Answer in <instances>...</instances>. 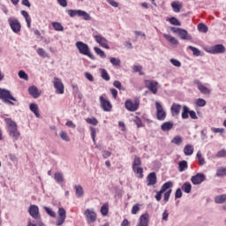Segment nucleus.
Here are the masks:
<instances>
[{
	"label": "nucleus",
	"instance_id": "obj_1",
	"mask_svg": "<svg viewBox=\"0 0 226 226\" xmlns=\"http://www.w3.org/2000/svg\"><path fill=\"white\" fill-rule=\"evenodd\" d=\"M5 123L9 127V135L14 140H18L19 137H20V132H19V129L17 127V123L11 120V118H5Z\"/></svg>",
	"mask_w": 226,
	"mask_h": 226
},
{
	"label": "nucleus",
	"instance_id": "obj_2",
	"mask_svg": "<svg viewBox=\"0 0 226 226\" xmlns=\"http://www.w3.org/2000/svg\"><path fill=\"white\" fill-rule=\"evenodd\" d=\"M0 100H3L4 103H8L9 105H15L13 102H17V99L11 95L10 90H6L4 88H0ZM11 100V101H10Z\"/></svg>",
	"mask_w": 226,
	"mask_h": 226
},
{
	"label": "nucleus",
	"instance_id": "obj_3",
	"mask_svg": "<svg viewBox=\"0 0 226 226\" xmlns=\"http://www.w3.org/2000/svg\"><path fill=\"white\" fill-rule=\"evenodd\" d=\"M76 47L79 51V54H83V56H87L88 57H90V59H94V56L91 54V51L89 50V46H87V44L82 41H77Z\"/></svg>",
	"mask_w": 226,
	"mask_h": 226
},
{
	"label": "nucleus",
	"instance_id": "obj_4",
	"mask_svg": "<svg viewBox=\"0 0 226 226\" xmlns=\"http://www.w3.org/2000/svg\"><path fill=\"white\" fill-rule=\"evenodd\" d=\"M53 85L56 89V94H64V85L59 78H54Z\"/></svg>",
	"mask_w": 226,
	"mask_h": 226
},
{
	"label": "nucleus",
	"instance_id": "obj_5",
	"mask_svg": "<svg viewBox=\"0 0 226 226\" xmlns=\"http://www.w3.org/2000/svg\"><path fill=\"white\" fill-rule=\"evenodd\" d=\"M145 87L153 93V94H156L158 93V81L146 79L145 80Z\"/></svg>",
	"mask_w": 226,
	"mask_h": 226
},
{
	"label": "nucleus",
	"instance_id": "obj_6",
	"mask_svg": "<svg viewBox=\"0 0 226 226\" xmlns=\"http://www.w3.org/2000/svg\"><path fill=\"white\" fill-rule=\"evenodd\" d=\"M155 108H156V116H157V119L159 121H165V117H167V112H165V110H163V107L162 106V104L158 102H155Z\"/></svg>",
	"mask_w": 226,
	"mask_h": 226
},
{
	"label": "nucleus",
	"instance_id": "obj_7",
	"mask_svg": "<svg viewBox=\"0 0 226 226\" xmlns=\"http://www.w3.org/2000/svg\"><path fill=\"white\" fill-rule=\"evenodd\" d=\"M58 217L56 219V225L61 226L64 223V220H66V210L63 207L58 208Z\"/></svg>",
	"mask_w": 226,
	"mask_h": 226
},
{
	"label": "nucleus",
	"instance_id": "obj_8",
	"mask_svg": "<svg viewBox=\"0 0 226 226\" xmlns=\"http://www.w3.org/2000/svg\"><path fill=\"white\" fill-rule=\"evenodd\" d=\"M99 100L101 102V107L104 110V112H110V110L112 109V104L110 103V102L102 95L100 96Z\"/></svg>",
	"mask_w": 226,
	"mask_h": 226
},
{
	"label": "nucleus",
	"instance_id": "obj_9",
	"mask_svg": "<svg viewBox=\"0 0 226 226\" xmlns=\"http://www.w3.org/2000/svg\"><path fill=\"white\" fill-rule=\"evenodd\" d=\"M191 181L192 185H200L203 181H206V175L204 173H198L192 177Z\"/></svg>",
	"mask_w": 226,
	"mask_h": 226
},
{
	"label": "nucleus",
	"instance_id": "obj_10",
	"mask_svg": "<svg viewBox=\"0 0 226 226\" xmlns=\"http://www.w3.org/2000/svg\"><path fill=\"white\" fill-rule=\"evenodd\" d=\"M28 213L35 220H37V218H40V209L36 205L30 206V207L28 208Z\"/></svg>",
	"mask_w": 226,
	"mask_h": 226
},
{
	"label": "nucleus",
	"instance_id": "obj_11",
	"mask_svg": "<svg viewBox=\"0 0 226 226\" xmlns=\"http://www.w3.org/2000/svg\"><path fill=\"white\" fill-rule=\"evenodd\" d=\"M94 39L97 41V43L101 45V47H103L104 49H110V47L108 44L109 41H107V39H105V37L102 35H95Z\"/></svg>",
	"mask_w": 226,
	"mask_h": 226
},
{
	"label": "nucleus",
	"instance_id": "obj_12",
	"mask_svg": "<svg viewBox=\"0 0 226 226\" xmlns=\"http://www.w3.org/2000/svg\"><path fill=\"white\" fill-rule=\"evenodd\" d=\"M124 105H125V109L130 112H135V110L139 109V102H132V101L127 100Z\"/></svg>",
	"mask_w": 226,
	"mask_h": 226
},
{
	"label": "nucleus",
	"instance_id": "obj_13",
	"mask_svg": "<svg viewBox=\"0 0 226 226\" xmlns=\"http://www.w3.org/2000/svg\"><path fill=\"white\" fill-rule=\"evenodd\" d=\"M9 24L13 33H19L21 27L20 22H19L17 19H9Z\"/></svg>",
	"mask_w": 226,
	"mask_h": 226
},
{
	"label": "nucleus",
	"instance_id": "obj_14",
	"mask_svg": "<svg viewBox=\"0 0 226 226\" xmlns=\"http://www.w3.org/2000/svg\"><path fill=\"white\" fill-rule=\"evenodd\" d=\"M85 215L87 218L89 223H94V222H96V213H94V211L87 209L85 211Z\"/></svg>",
	"mask_w": 226,
	"mask_h": 226
},
{
	"label": "nucleus",
	"instance_id": "obj_15",
	"mask_svg": "<svg viewBox=\"0 0 226 226\" xmlns=\"http://www.w3.org/2000/svg\"><path fill=\"white\" fill-rule=\"evenodd\" d=\"M194 84H196L198 86V89L203 94H209L211 93V90L209 88H207V87H205L204 85H202V83L200 81H199V79L194 80Z\"/></svg>",
	"mask_w": 226,
	"mask_h": 226
},
{
	"label": "nucleus",
	"instance_id": "obj_16",
	"mask_svg": "<svg viewBox=\"0 0 226 226\" xmlns=\"http://www.w3.org/2000/svg\"><path fill=\"white\" fill-rule=\"evenodd\" d=\"M147 186H154V185H156L157 183L156 173L155 172L149 173L147 177Z\"/></svg>",
	"mask_w": 226,
	"mask_h": 226
},
{
	"label": "nucleus",
	"instance_id": "obj_17",
	"mask_svg": "<svg viewBox=\"0 0 226 226\" xmlns=\"http://www.w3.org/2000/svg\"><path fill=\"white\" fill-rule=\"evenodd\" d=\"M225 52V48L222 44H217L211 48L212 54H223Z\"/></svg>",
	"mask_w": 226,
	"mask_h": 226
},
{
	"label": "nucleus",
	"instance_id": "obj_18",
	"mask_svg": "<svg viewBox=\"0 0 226 226\" xmlns=\"http://www.w3.org/2000/svg\"><path fill=\"white\" fill-rule=\"evenodd\" d=\"M149 214H144L139 217V223L138 226H148Z\"/></svg>",
	"mask_w": 226,
	"mask_h": 226
},
{
	"label": "nucleus",
	"instance_id": "obj_19",
	"mask_svg": "<svg viewBox=\"0 0 226 226\" xmlns=\"http://www.w3.org/2000/svg\"><path fill=\"white\" fill-rule=\"evenodd\" d=\"M178 36H180L181 40H192V35L188 34V31L180 28L178 30Z\"/></svg>",
	"mask_w": 226,
	"mask_h": 226
},
{
	"label": "nucleus",
	"instance_id": "obj_20",
	"mask_svg": "<svg viewBox=\"0 0 226 226\" xmlns=\"http://www.w3.org/2000/svg\"><path fill=\"white\" fill-rule=\"evenodd\" d=\"M28 93L33 96V98H39L40 92H38V87L32 86L28 88Z\"/></svg>",
	"mask_w": 226,
	"mask_h": 226
},
{
	"label": "nucleus",
	"instance_id": "obj_21",
	"mask_svg": "<svg viewBox=\"0 0 226 226\" xmlns=\"http://www.w3.org/2000/svg\"><path fill=\"white\" fill-rule=\"evenodd\" d=\"M179 112H181V104L174 103L171 106V114H172V116H179Z\"/></svg>",
	"mask_w": 226,
	"mask_h": 226
},
{
	"label": "nucleus",
	"instance_id": "obj_22",
	"mask_svg": "<svg viewBox=\"0 0 226 226\" xmlns=\"http://www.w3.org/2000/svg\"><path fill=\"white\" fill-rule=\"evenodd\" d=\"M163 36H164L165 40H167L172 45H177L179 43V41H177V39H176V37H173L172 35L164 34Z\"/></svg>",
	"mask_w": 226,
	"mask_h": 226
},
{
	"label": "nucleus",
	"instance_id": "obj_23",
	"mask_svg": "<svg viewBox=\"0 0 226 226\" xmlns=\"http://www.w3.org/2000/svg\"><path fill=\"white\" fill-rule=\"evenodd\" d=\"M174 124H172V122H166L161 125V130H162V132H169L172 130Z\"/></svg>",
	"mask_w": 226,
	"mask_h": 226
},
{
	"label": "nucleus",
	"instance_id": "obj_24",
	"mask_svg": "<svg viewBox=\"0 0 226 226\" xmlns=\"http://www.w3.org/2000/svg\"><path fill=\"white\" fill-rule=\"evenodd\" d=\"M171 7L173 8V11L179 13V11H181V8H183V4L180 2H173L171 4Z\"/></svg>",
	"mask_w": 226,
	"mask_h": 226
},
{
	"label": "nucleus",
	"instance_id": "obj_25",
	"mask_svg": "<svg viewBox=\"0 0 226 226\" xmlns=\"http://www.w3.org/2000/svg\"><path fill=\"white\" fill-rule=\"evenodd\" d=\"M184 153L185 156H192V154H193V147L186 145L184 148Z\"/></svg>",
	"mask_w": 226,
	"mask_h": 226
},
{
	"label": "nucleus",
	"instance_id": "obj_26",
	"mask_svg": "<svg viewBox=\"0 0 226 226\" xmlns=\"http://www.w3.org/2000/svg\"><path fill=\"white\" fill-rule=\"evenodd\" d=\"M179 172H185L188 169V162L182 161L178 163Z\"/></svg>",
	"mask_w": 226,
	"mask_h": 226
},
{
	"label": "nucleus",
	"instance_id": "obj_27",
	"mask_svg": "<svg viewBox=\"0 0 226 226\" xmlns=\"http://www.w3.org/2000/svg\"><path fill=\"white\" fill-rule=\"evenodd\" d=\"M30 110L32 112H34V114H35V116L37 117H40V111L38 109V105H36L35 103H31L30 104Z\"/></svg>",
	"mask_w": 226,
	"mask_h": 226
},
{
	"label": "nucleus",
	"instance_id": "obj_28",
	"mask_svg": "<svg viewBox=\"0 0 226 226\" xmlns=\"http://www.w3.org/2000/svg\"><path fill=\"white\" fill-rule=\"evenodd\" d=\"M182 190L185 192V193H190L192 192V184H190V182H185L183 185H182Z\"/></svg>",
	"mask_w": 226,
	"mask_h": 226
},
{
	"label": "nucleus",
	"instance_id": "obj_29",
	"mask_svg": "<svg viewBox=\"0 0 226 226\" xmlns=\"http://www.w3.org/2000/svg\"><path fill=\"white\" fill-rule=\"evenodd\" d=\"M21 15L26 19V22L27 24V27H31V18L29 17V13L26 11H21Z\"/></svg>",
	"mask_w": 226,
	"mask_h": 226
},
{
	"label": "nucleus",
	"instance_id": "obj_30",
	"mask_svg": "<svg viewBox=\"0 0 226 226\" xmlns=\"http://www.w3.org/2000/svg\"><path fill=\"white\" fill-rule=\"evenodd\" d=\"M139 165H142V161H140V157L135 156L132 163V170H135V169L139 167Z\"/></svg>",
	"mask_w": 226,
	"mask_h": 226
},
{
	"label": "nucleus",
	"instance_id": "obj_31",
	"mask_svg": "<svg viewBox=\"0 0 226 226\" xmlns=\"http://www.w3.org/2000/svg\"><path fill=\"white\" fill-rule=\"evenodd\" d=\"M77 197H84V189L80 185L74 186Z\"/></svg>",
	"mask_w": 226,
	"mask_h": 226
},
{
	"label": "nucleus",
	"instance_id": "obj_32",
	"mask_svg": "<svg viewBox=\"0 0 226 226\" xmlns=\"http://www.w3.org/2000/svg\"><path fill=\"white\" fill-rule=\"evenodd\" d=\"M216 204H223V202H225L226 200V194H222L219 196H216L215 199Z\"/></svg>",
	"mask_w": 226,
	"mask_h": 226
},
{
	"label": "nucleus",
	"instance_id": "obj_33",
	"mask_svg": "<svg viewBox=\"0 0 226 226\" xmlns=\"http://www.w3.org/2000/svg\"><path fill=\"white\" fill-rule=\"evenodd\" d=\"M101 77L103 79V80H110V76H109V73L107 72V70L101 69Z\"/></svg>",
	"mask_w": 226,
	"mask_h": 226
},
{
	"label": "nucleus",
	"instance_id": "obj_34",
	"mask_svg": "<svg viewBox=\"0 0 226 226\" xmlns=\"http://www.w3.org/2000/svg\"><path fill=\"white\" fill-rule=\"evenodd\" d=\"M52 26H53L55 31H64V27L59 22H53Z\"/></svg>",
	"mask_w": 226,
	"mask_h": 226
},
{
	"label": "nucleus",
	"instance_id": "obj_35",
	"mask_svg": "<svg viewBox=\"0 0 226 226\" xmlns=\"http://www.w3.org/2000/svg\"><path fill=\"white\" fill-rule=\"evenodd\" d=\"M173 184L172 182L169 181L166 182L165 184H163V185L162 186L161 191L164 193V192H167V190H169V188H172Z\"/></svg>",
	"mask_w": 226,
	"mask_h": 226
},
{
	"label": "nucleus",
	"instance_id": "obj_36",
	"mask_svg": "<svg viewBox=\"0 0 226 226\" xmlns=\"http://www.w3.org/2000/svg\"><path fill=\"white\" fill-rule=\"evenodd\" d=\"M44 211H46L47 215H49V216H51V218H56V212H54L52 208L44 207Z\"/></svg>",
	"mask_w": 226,
	"mask_h": 226
},
{
	"label": "nucleus",
	"instance_id": "obj_37",
	"mask_svg": "<svg viewBox=\"0 0 226 226\" xmlns=\"http://www.w3.org/2000/svg\"><path fill=\"white\" fill-rule=\"evenodd\" d=\"M101 213H102V216H107V215H109V205L108 204H104L101 207Z\"/></svg>",
	"mask_w": 226,
	"mask_h": 226
},
{
	"label": "nucleus",
	"instance_id": "obj_38",
	"mask_svg": "<svg viewBox=\"0 0 226 226\" xmlns=\"http://www.w3.org/2000/svg\"><path fill=\"white\" fill-rule=\"evenodd\" d=\"M198 30L200 33H207V26H206V24H204V23H200L198 25Z\"/></svg>",
	"mask_w": 226,
	"mask_h": 226
},
{
	"label": "nucleus",
	"instance_id": "obj_39",
	"mask_svg": "<svg viewBox=\"0 0 226 226\" xmlns=\"http://www.w3.org/2000/svg\"><path fill=\"white\" fill-rule=\"evenodd\" d=\"M68 14L70 15V17H79L80 10H69Z\"/></svg>",
	"mask_w": 226,
	"mask_h": 226
},
{
	"label": "nucleus",
	"instance_id": "obj_40",
	"mask_svg": "<svg viewBox=\"0 0 226 226\" xmlns=\"http://www.w3.org/2000/svg\"><path fill=\"white\" fill-rule=\"evenodd\" d=\"M94 50L101 57H107V55H105V52L103 50H102V49L95 47V48H94Z\"/></svg>",
	"mask_w": 226,
	"mask_h": 226
},
{
	"label": "nucleus",
	"instance_id": "obj_41",
	"mask_svg": "<svg viewBox=\"0 0 226 226\" xmlns=\"http://www.w3.org/2000/svg\"><path fill=\"white\" fill-rule=\"evenodd\" d=\"M60 138L62 139V140H64L65 142H70V137L68 136V133H66V132L62 131L60 132Z\"/></svg>",
	"mask_w": 226,
	"mask_h": 226
},
{
	"label": "nucleus",
	"instance_id": "obj_42",
	"mask_svg": "<svg viewBox=\"0 0 226 226\" xmlns=\"http://www.w3.org/2000/svg\"><path fill=\"white\" fill-rule=\"evenodd\" d=\"M133 171L139 175V177H144V169L141 167L135 168Z\"/></svg>",
	"mask_w": 226,
	"mask_h": 226
},
{
	"label": "nucleus",
	"instance_id": "obj_43",
	"mask_svg": "<svg viewBox=\"0 0 226 226\" xmlns=\"http://www.w3.org/2000/svg\"><path fill=\"white\" fill-rule=\"evenodd\" d=\"M79 17H83L84 20H91V16L89 15V13L84 11H80Z\"/></svg>",
	"mask_w": 226,
	"mask_h": 226
},
{
	"label": "nucleus",
	"instance_id": "obj_44",
	"mask_svg": "<svg viewBox=\"0 0 226 226\" xmlns=\"http://www.w3.org/2000/svg\"><path fill=\"white\" fill-rule=\"evenodd\" d=\"M55 179L57 181V183H63V181H64L63 173H55Z\"/></svg>",
	"mask_w": 226,
	"mask_h": 226
},
{
	"label": "nucleus",
	"instance_id": "obj_45",
	"mask_svg": "<svg viewBox=\"0 0 226 226\" xmlns=\"http://www.w3.org/2000/svg\"><path fill=\"white\" fill-rule=\"evenodd\" d=\"M110 63L113 64V66H120L121 65V60L119 58L111 57Z\"/></svg>",
	"mask_w": 226,
	"mask_h": 226
},
{
	"label": "nucleus",
	"instance_id": "obj_46",
	"mask_svg": "<svg viewBox=\"0 0 226 226\" xmlns=\"http://www.w3.org/2000/svg\"><path fill=\"white\" fill-rule=\"evenodd\" d=\"M188 114H190V109H188L186 106H184V111L182 113V118L183 119H188Z\"/></svg>",
	"mask_w": 226,
	"mask_h": 226
},
{
	"label": "nucleus",
	"instance_id": "obj_47",
	"mask_svg": "<svg viewBox=\"0 0 226 226\" xmlns=\"http://www.w3.org/2000/svg\"><path fill=\"white\" fill-rule=\"evenodd\" d=\"M37 54L41 56V57H49V54H47V51L45 49L39 48L37 49Z\"/></svg>",
	"mask_w": 226,
	"mask_h": 226
},
{
	"label": "nucleus",
	"instance_id": "obj_48",
	"mask_svg": "<svg viewBox=\"0 0 226 226\" xmlns=\"http://www.w3.org/2000/svg\"><path fill=\"white\" fill-rule=\"evenodd\" d=\"M172 144H177V146H179L183 142V138L181 136H176L172 140Z\"/></svg>",
	"mask_w": 226,
	"mask_h": 226
},
{
	"label": "nucleus",
	"instance_id": "obj_49",
	"mask_svg": "<svg viewBox=\"0 0 226 226\" xmlns=\"http://www.w3.org/2000/svg\"><path fill=\"white\" fill-rule=\"evenodd\" d=\"M216 176L220 177H223L226 176V168H220L217 170L216 172Z\"/></svg>",
	"mask_w": 226,
	"mask_h": 226
},
{
	"label": "nucleus",
	"instance_id": "obj_50",
	"mask_svg": "<svg viewBox=\"0 0 226 226\" xmlns=\"http://www.w3.org/2000/svg\"><path fill=\"white\" fill-rule=\"evenodd\" d=\"M196 105L197 107H206V100L199 98L196 100Z\"/></svg>",
	"mask_w": 226,
	"mask_h": 226
},
{
	"label": "nucleus",
	"instance_id": "obj_51",
	"mask_svg": "<svg viewBox=\"0 0 226 226\" xmlns=\"http://www.w3.org/2000/svg\"><path fill=\"white\" fill-rule=\"evenodd\" d=\"M169 22H170V24H172V26H181V22H179V20H177L176 18L172 17L169 19Z\"/></svg>",
	"mask_w": 226,
	"mask_h": 226
},
{
	"label": "nucleus",
	"instance_id": "obj_52",
	"mask_svg": "<svg viewBox=\"0 0 226 226\" xmlns=\"http://www.w3.org/2000/svg\"><path fill=\"white\" fill-rule=\"evenodd\" d=\"M19 79H23V80H28L29 77L27 76V73L24 71H19Z\"/></svg>",
	"mask_w": 226,
	"mask_h": 226
},
{
	"label": "nucleus",
	"instance_id": "obj_53",
	"mask_svg": "<svg viewBox=\"0 0 226 226\" xmlns=\"http://www.w3.org/2000/svg\"><path fill=\"white\" fill-rule=\"evenodd\" d=\"M91 130V137L94 144L96 143V129L94 127H90Z\"/></svg>",
	"mask_w": 226,
	"mask_h": 226
},
{
	"label": "nucleus",
	"instance_id": "obj_54",
	"mask_svg": "<svg viewBox=\"0 0 226 226\" xmlns=\"http://www.w3.org/2000/svg\"><path fill=\"white\" fill-rule=\"evenodd\" d=\"M189 49L193 52L194 56H200V50H199V49H197L193 46H189Z\"/></svg>",
	"mask_w": 226,
	"mask_h": 226
},
{
	"label": "nucleus",
	"instance_id": "obj_55",
	"mask_svg": "<svg viewBox=\"0 0 226 226\" xmlns=\"http://www.w3.org/2000/svg\"><path fill=\"white\" fill-rule=\"evenodd\" d=\"M87 123H88V124L96 126V124H98V120L96 118H87Z\"/></svg>",
	"mask_w": 226,
	"mask_h": 226
},
{
	"label": "nucleus",
	"instance_id": "obj_56",
	"mask_svg": "<svg viewBox=\"0 0 226 226\" xmlns=\"http://www.w3.org/2000/svg\"><path fill=\"white\" fill-rule=\"evenodd\" d=\"M170 63H171V64H173V66H176L177 68H180V66H181V62H179L177 59L171 58Z\"/></svg>",
	"mask_w": 226,
	"mask_h": 226
},
{
	"label": "nucleus",
	"instance_id": "obj_57",
	"mask_svg": "<svg viewBox=\"0 0 226 226\" xmlns=\"http://www.w3.org/2000/svg\"><path fill=\"white\" fill-rule=\"evenodd\" d=\"M170 193H172V189H170L168 192L164 194V200L165 202H169V199H170Z\"/></svg>",
	"mask_w": 226,
	"mask_h": 226
},
{
	"label": "nucleus",
	"instance_id": "obj_58",
	"mask_svg": "<svg viewBox=\"0 0 226 226\" xmlns=\"http://www.w3.org/2000/svg\"><path fill=\"white\" fill-rule=\"evenodd\" d=\"M217 158H223L226 156V150L225 149H222V150H220L217 154H216Z\"/></svg>",
	"mask_w": 226,
	"mask_h": 226
},
{
	"label": "nucleus",
	"instance_id": "obj_59",
	"mask_svg": "<svg viewBox=\"0 0 226 226\" xmlns=\"http://www.w3.org/2000/svg\"><path fill=\"white\" fill-rule=\"evenodd\" d=\"M139 211H140V207H139V204L134 205L132 209V215H137Z\"/></svg>",
	"mask_w": 226,
	"mask_h": 226
},
{
	"label": "nucleus",
	"instance_id": "obj_60",
	"mask_svg": "<svg viewBox=\"0 0 226 226\" xmlns=\"http://www.w3.org/2000/svg\"><path fill=\"white\" fill-rule=\"evenodd\" d=\"M141 71H142V67L140 65L133 66V72H135V73L139 72V75H142V72H140Z\"/></svg>",
	"mask_w": 226,
	"mask_h": 226
},
{
	"label": "nucleus",
	"instance_id": "obj_61",
	"mask_svg": "<svg viewBox=\"0 0 226 226\" xmlns=\"http://www.w3.org/2000/svg\"><path fill=\"white\" fill-rule=\"evenodd\" d=\"M85 77L86 79H87V80H89L90 82H94V78L93 77V74L89 73V72H86L85 73Z\"/></svg>",
	"mask_w": 226,
	"mask_h": 226
},
{
	"label": "nucleus",
	"instance_id": "obj_62",
	"mask_svg": "<svg viewBox=\"0 0 226 226\" xmlns=\"http://www.w3.org/2000/svg\"><path fill=\"white\" fill-rule=\"evenodd\" d=\"M107 2L113 6V8H117L119 6V4L114 0H107Z\"/></svg>",
	"mask_w": 226,
	"mask_h": 226
},
{
	"label": "nucleus",
	"instance_id": "obj_63",
	"mask_svg": "<svg viewBox=\"0 0 226 226\" xmlns=\"http://www.w3.org/2000/svg\"><path fill=\"white\" fill-rule=\"evenodd\" d=\"M175 197L177 199H181V197H183V192H181V189H177Z\"/></svg>",
	"mask_w": 226,
	"mask_h": 226
},
{
	"label": "nucleus",
	"instance_id": "obj_64",
	"mask_svg": "<svg viewBox=\"0 0 226 226\" xmlns=\"http://www.w3.org/2000/svg\"><path fill=\"white\" fill-rule=\"evenodd\" d=\"M113 86L117 87V89H120V90H121V87H123V86L121 85V82L117 80L114 81Z\"/></svg>",
	"mask_w": 226,
	"mask_h": 226
}]
</instances>
